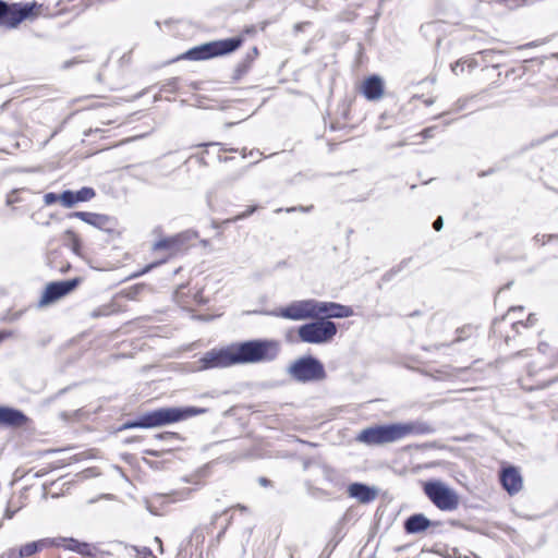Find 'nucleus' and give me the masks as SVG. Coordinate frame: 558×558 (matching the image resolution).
I'll return each instance as SVG.
<instances>
[{
	"label": "nucleus",
	"mask_w": 558,
	"mask_h": 558,
	"mask_svg": "<svg viewBox=\"0 0 558 558\" xmlns=\"http://www.w3.org/2000/svg\"><path fill=\"white\" fill-rule=\"evenodd\" d=\"M257 210V206L253 205V206H248L247 209L239 215H236L234 218L232 219H228L227 222H235V221H239V220H243L247 217H250L252 214H254L255 211Z\"/></svg>",
	"instance_id": "obj_28"
},
{
	"label": "nucleus",
	"mask_w": 558,
	"mask_h": 558,
	"mask_svg": "<svg viewBox=\"0 0 558 558\" xmlns=\"http://www.w3.org/2000/svg\"><path fill=\"white\" fill-rule=\"evenodd\" d=\"M65 235L71 240L73 252L78 254V251L81 247V242H80L78 236L72 230H66Z\"/></svg>",
	"instance_id": "obj_27"
},
{
	"label": "nucleus",
	"mask_w": 558,
	"mask_h": 558,
	"mask_svg": "<svg viewBox=\"0 0 558 558\" xmlns=\"http://www.w3.org/2000/svg\"><path fill=\"white\" fill-rule=\"evenodd\" d=\"M70 217L78 218L82 221L107 232L113 231L116 227V220L107 215L88 211H74L70 214Z\"/></svg>",
	"instance_id": "obj_13"
},
{
	"label": "nucleus",
	"mask_w": 558,
	"mask_h": 558,
	"mask_svg": "<svg viewBox=\"0 0 558 558\" xmlns=\"http://www.w3.org/2000/svg\"><path fill=\"white\" fill-rule=\"evenodd\" d=\"M58 201H60L59 195L56 194V193H52V192L47 193L44 196V202H45L46 205H52V204H54Z\"/></svg>",
	"instance_id": "obj_32"
},
{
	"label": "nucleus",
	"mask_w": 558,
	"mask_h": 558,
	"mask_svg": "<svg viewBox=\"0 0 558 558\" xmlns=\"http://www.w3.org/2000/svg\"><path fill=\"white\" fill-rule=\"evenodd\" d=\"M64 542V547L69 550L75 551L81 555L89 556L90 546L87 543L80 542L75 538H61Z\"/></svg>",
	"instance_id": "obj_21"
},
{
	"label": "nucleus",
	"mask_w": 558,
	"mask_h": 558,
	"mask_svg": "<svg viewBox=\"0 0 558 558\" xmlns=\"http://www.w3.org/2000/svg\"><path fill=\"white\" fill-rule=\"evenodd\" d=\"M444 227V219L441 216H438L435 221L433 222V228L436 230V231H440Z\"/></svg>",
	"instance_id": "obj_36"
},
{
	"label": "nucleus",
	"mask_w": 558,
	"mask_h": 558,
	"mask_svg": "<svg viewBox=\"0 0 558 558\" xmlns=\"http://www.w3.org/2000/svg\"><path fill=\"white\" fill-rule=\"evenodd\" d=\"M535 322V318L533 315H530L526 323L524 324L523 322H513L512 323V328L519 332V327H526L529 325H533Z\"/></svg>",
	"instance_id": "obj_30"
},
{
	"label": "nucleus",
	"mask_w": 558,
	"mask_h": 558,
	"mask_svg": "<svg viewBox=\"0 0 558 558\" xmlns=\"http://www.w3.org/2000/svg\"><path fill=\"white\" fill-rule=\"evenodd\" d=\"M433 102H434V100H433V99H427V100H425V104H426L427 106H430Z\"/></svg>",
	"instance_id": "obj_50"
},
{
	"label": "nucleus",
	"mask_w": 558,
	"mask_h": 558,
	"mask_svg": "<svg viewBox=\"0 0 558 558\" xmlns=\"http://www.w3.org/2000/svg\"><path fill=\"white\" fill-rule=\"evenodd\" d=\"M81 282V278H72L63 281H53L47 284L41 299V305L51 304L72 292Z\"/></svg>",
	"instance_id": "obj_11"
},
{
	"label": "nucleus",
	"mask_w": 558,
	"mask_h": 558,
	"mask_svg": "<svg viewBox=\"0 0 558 558\" xmlns=\"http://www.w3.org/2000/svg\"><path fill=\"white\" fill-rule=\"evenodd\" d=\"M258 483L264 487H267L271 484V482L266 477H259Z\"/></svg>",
	"instance_id": "obj_42"
},
{
	"label": "nucleus",
	"mask_w": 558,
	"mask_h": 558,
	"mask_svg": "<svg viewBox=\"0 0 558 558\" xmlns=\"http://www.w3.org/2000/svg\"><path fill=\"white\" fill-rule=\"evenodd\" d=\"M348 494L362 504H368L377 497V489L363 483H352L348 487Z\"/></svg>",
	"instance_id": "obj_16"
},
{
	"label": "nucleus",
	"mask_w": 558,
	"mask_h": 558,
	"mask_svg": "<svg viewBox=\"0 0 558 558\" xmlns=\"http://www.w3.org/2000/svg\"><path fill=\"white\" fill-rule=\"evenodd\" d=\"M524 353V351H518L513 356L517 357V356H522Z\"/></svg>",
	"instance_id": "obj_49"
},
{
	"label": "nucleus",
	"mask_w": 558,
	"mask_h": 558,
	"mask_svg": "<svg viewBox=\"0 0 558 558\" xmlns=\"http://www.w3.org/2000/svg\"><path fill=\"white\" fill-rule=\"evenodd\" d=\"M134 551H136V558H147L151 555V550L148 547H132Z\"/></svg>",
	"instance_id": "obj_29"
},
{
	"label": "nucleus",
	"mask_w": 558,
	"mask_h": 558,
	"mask_svg": "<svg viewBox=\"0 0 558 558\" xmlns=\"http://www.w3.org/2000/svg\"><path fill=\"white\" fill-rule=\"evenodd\" d=\"M12 336H13V332L11 330H1L0 331V343L4 340L9 339Z\"/></svg>",
	"instance_id": "obj_38"
},
{
	"label": "nucleus",
	"mask_w": 558,
	"mask_h": 558,
	"mask_svg": "<svg viewBox=\"0 0 558 558\" xmlns=\"http://www.w3.org/2000/svg\"><path fill=\"white\" fill-rule=\"evenodd\" d=\"M427 498L441 511H453L459 507V495L441 481H428L423 487Z\"/></svg>",
	"instance_id": "obj_6"
},
{
	"label": "nucleus",
	"mask_w": 558,
	"mask_h": 558,
	"mask_svg": "<svg viewBox=\"0 0 558 558\" xmlns=\"http://www.w3.org/2000/svg\"><path fill=\"white\" fill-rule=\"evenodd\" d=\"M19 555V549H10L5 553L4 556L0 557V558H22L21 556H17Z\"/></svg>",
	"instance_id": "obj_37"
},
{
	"label": "nucleus",
	"mask_w": 558,
	"mask_h": 558,
	"mask_svg": "<svg viewBox=\"0 0 558 558\" xmlns=\"http://www.w3.org/2000/svg\"><path fill=\"white\" fill-rule=\"evenodd\" d=\"M60 202L64 207L71 208L73 207L77 201L75 197L74 191L65 190L59 195Z\"/></svg>",
	"instance_id": "obj_23"
},
{
	"label": "nucleus",
	"mask_w": 558,
	"mask_h": 558,
	"mask_svg": "<svg viewBox=\"0 0 558 558\" xmlns=\"http://www.w3.org/2000/svg\"><path fill=\"white\" fill-rule=\"evenodd\" d=\"M13 513H14V512H10V513L8 512V513H7L8 518H12Z\"/></svg>",
	"instance_id": "obj_53"
},
{
	"label": "nucleus",
	"mask_w": 558,
	"mask_h": 558,
	"mask_svg": "<svg viewBox=\"0 0 558 558\" xmlns=\"http://www.w3.org/2000/svg\"><path fill=\"white\" fill-rule=\"evenodd\" d=\"M243 44L241 36L214 40L193 47L184 54V59L189 60H207L215 57L229 54L239 49Z\"/></svg>",
	"instance_id": "obj_3"
},
{
	"label": "nucleus",
	"mask_w": 558,
	"mask_h": 558,
	"mask_svg": "<svg viewBox=\"0 0 558 558\" xmlns=\"http://www.w3.org/2000/svg\"><path fill=\"white\" fill-rule=\"evenodd\" d=\"M160 263H153V264H149L148 266H146V268L144 269V272L146 271H149L150 269L155 268L157 265H159Z\"/></svg>",
	"instance_id": "obj_43"
},
{
	"label": "nucleus",
	"mask_w": 558,
	"mask_h": 558,
	"mask_svg": "<svg viewBox=\"0 0 558 558\" xmlns=\"http://www.w3.org/2000/svg\"><path fill=\"white\" fill-rule=\"evenodd\" d=\"M471 330L470 327H464L462 329H459L458 330V337L452 341V343H456V342H460L462 340H464L465 338H468L470 335H469V331Z\"/></svg>",
	"instance_id": "obj_33"
},
{
	"label": "nucleus",
	"mask_w": 558,
	"mask_h": 558,
	"mask_svg": "<svg viewBox=\"0 0 558 558\" xmlns=\"http://www.w3.org/2000/svg\"><path fill=\"white\" fill-rule=\"evenodd\" d=\"M282 210H283L282 208H278V209H276V213H280Z\"/></svg>",
	"instance_id": "obj_54"
},
{
	"label": "nucleus",
	"mask_w": 558,
	"mask_h": 558,
	"mask_svg": "<svg viewBox=\"0 0 558 558\" xmlns=\"http://www.w3.org/2000/svg\"><path fill=\"white\" fill-rule=\"evenodd\" d=\"M44 545H45L44 541H36V542L27 543L20 547L17 556H21L22 558L31 557L34 554L38 553L40 549H43Z\"/></svg>",
	"instance_id": "obj_22"
},
{
	"label": "nucleus",
	"mask_w": 558,
	"mask_h": 558,
	"mask_svg": "<svg viewBox=\"0 0 558 558\" xmlns=\"http://www.w3.org/2000/svg\"><path fill=\"white\" fill-rule=\"evenodd\" d=\"M313 320L298 328L299 339L304 343L324 344L330 342L337 335V325L327 319L312 318Z\"/></svg>",
	"instance_id": "obj_5"
},
{
	"label": "nucleus",
	"mask_w": 558,
	"mask_h": 558,
	"mask_svg": "<svg viewBox=\"0 0 558 558\" xmlns=\"http://www.w3.org/2000/svg\"><path fill=\"white\" fill-rule=\"evenodd\" d=\"M197 369L226 368L235 365L232 344L219 350L213 349L198 360Z\"/></svg>",
	"instance_id": "obj_10"
},
{
	"label": "nucleus",
	"mask_w": 558,
	"mask_h": 558,
	"mask_svg": "<svg viewBox=\"0 0 558 558\" xmlns=\"http://www.w3.org/2000/svg\"><path fill=\"white\" fill-rule=\"evenodd\" d=\"M546 349H547V344L541 343V344L538 345V350H539L542 353H545Z\"/></svg>",
	"instance_id": "obj_45"
},
{
	"label": "nucleus",
	"mask_w": 558,
	"mask_h": 558,
	"mask_svg": "<svg viewBox=\"0 0 558 558\" xmlns=\"http://www.w3.org/2000/svg\"><path fill=\"white\" fill-rule=\"evenodd\" d=\"M432 524V521L422 513L410 515L404 521V530L408 534H417L426 531Z\"/></svg>",
	"instance_id": "obj_18"
},
{
	"label": "nucleus",
	"mask_w": 558,
	"mask_h": 558,
	"mask_svg": "<svg viewBox=\"0 0 558 558\" xmlns=\"http://www.w3.org/2000/svg\"><path fill=\"white\" fill-rule=\"evenodd\" d=\"M236 508L242 511V512H245L247 510V508L245 506H242V505H238Z\"/></svg>",
	"instance_id": "obj_47"
},
{
	"label": "nucleus",
	"mask_w": 558,
	"mask_h": 558,
	"mask_svg": "<svg viewBox=\"0 0 558 558\" xmlns=\"http://www.w3.org/2000/svg\"><path fill=\"white\" fill-rule=\"evenodd\" d=\"M75 197L77 203L80 202H87L92 199L95 196V191L92 187L84 186L78 191H75Z\"/></svg>",
	"instance_id": "obj_25"
},
{
	"label": "nucleus",
	"mask_w": 558,
	"mask_h": 558,
	"mask_svg": "<svg viewBox=\"0 0 558 558\" xmlns=\"http://www.w3.org/2000/svg\"><path fill=\"white\" fill-rule=\"evenodd\" d=\"M313 209V205L311 206H298V207H288L284 210L287 213H293V211H302V213H308Z\"/></svg>",
	"instance_id": "obj_34"
},
{
	"label": "nucleus",
	"mask_w": 558,
	"mask_h": 558,
	"mask_svg": "<svg viewBox=\"0 0 558 558\" xmlns=\"http://www.w3.org/2000/svg\"><path fill=\"white\" fill-rule=\"evenodd\" d=\"M409 262L410 259H403L399 265L385 272L381 277V280L386 282L390 281L397 274H399L403 268L408 266Z\"/></svg>",
	"instance_id": "obj_24"
},
{
	"label": "nucleus",
	"mask_w": 558,
	"mask_h": 558,
	"mask_svg": "<svg viewBox=\"0 0 558 558\" xmlns=\"http://www.w3.org/2000/svg\"><path fill=\"white\" fill-rule=\"evenodd\" d=\"M156 438L162 439V440L179 439V434L173 433V432H163V433L157 434Z\"/></svg>",
	"instance_id": "obj_31"
},
{
	"label": "nucleus",
	"mask_w": 558,
	"mask_h": 558,
	"mask_svg": "<svg viewBox=\"0 0 558 558\" xmlns=\"http://www.w3.org/2000/svg\"><path fill=\"white\" fill-rule=\"evenodd\" d=\"M402 432V438H404L408 435L415 434V435H426L434 432V428L425 423V422H414V423H401Z\"/></svg>",
	"instance_id": "obj_19"
},
{
	"label": "nucleus",
	"mask_w": 558,
	"mask_h": 558,
	"mask_svg": "<svg viewBox=\"0 0 558 558\" xmlns=\"http://www.w3.org/2000/svg\"><path fill=\"white\" fill-rule=\"evenodd\" d=\"M251 61H252V58L250 54H247L245 60L236 65V68L234 69V75H233L234 80L241 78L242 75H244L247 72Z\"/></svg>",
	"instance_id": "obj_26"
},
{
	"label": "nucleus",
	"mask_w": 558,
	"mask_h": 558,
	"mask_svg": "<svg viewBox=\"0 0 558 558\" xmlns=\"http://www.w3.org/2000/svg\"><path fill=\"white\" fill-rule=\"evenodd\" d=\"M28 421L27 416L17 409L0 407V426L21 427Z\"/></svg>",
	"instance_id": "obj_15"
},
{
	"label": "nucleus",
	"mask_w": 558,
	"mask_h": 558,
	"mask_svg": "<svg viewBox=\"0 0 558 558\" xmlns=\"http://www.w3.org/2000/svg\"><path fill=\"white\" fill-rule=\"evenodd\" d=\"M235 365L272 361L278 354L274 340L255 339L232 344Z\"/></svg>",
	"instance_id": "obj_2"
},
{
	"label": "nucleus",
	"mask_w": 558,
	"mask_h": 558,
	"mask_svg": "<svg viewBox=\"0 0 558 558\" xmlns=\"http://www.w3.org/2000/svg\"><path fill=\"white\" fill-rule=\"evenodd\" d=\"M181 243H182V241H181L180 235L166 238V239H161L158 242H156L154 244V250H156V251L166 250V251H169L170 253H173L177 250H179Z\"/></svg>",
	"instance_id": "obj_20"
},
{
	"label": "nucleus",
	"mask_w": 558,
	"mask_h": 558,
	"mask_svg": "<svg viewBox=\"0 0 558 558\" xmlns=\"http://www.w3.org/2000/svg\"><path fill=\"white\" fill-rule=\"evenodd\" d=\"M500 482L509 495H514L522 489L523 481L520 472L514 466H507L500 473Z\"/></svg>",
	"instance_id": "obj_14"
},
{
	"label": "nucleus",
	"mask_w": 558,
	"mask_h": 558,
	"mask_svg": "<svg viewBox=\"0 0 558 558\" xmlns=\"http://www.w3.org/2000/svg\"><path fill=\"white\" fill-rule=\"evenodd\" d=\"M436 130V126L426 128L421 132V135L424 138H430L434 135V131Z\"/></svg>",
	"instance_id": "obj_35"
},
{
	"label": "nucleus",
	"mask_w": 558,
	"mask_h": 558,
	"mask_svg": "<svg viewBox=\"0 0 558 558\" xmlns=\"http://www.w3.org/2000/svg\"><path fill=\"white\" fill-rule=\"evenodd\" d=\"M149 454L157 457V453L155 451H148Z\"/></svg>",
	"instance_id": "obj_52"
},
{
	"label": "nucleus",
	"mask_w": 558,
	"mask_h": 558,
	"mask_svg": "<svg viewBox=\"0 0 558 558\" xmlns=\"http://www.w3.org/2000/svg\"><path fill=\"white\" fill-rule=\"evenodd\" d=\"M37 7L36 2L33 3H8L0 0V26L8 28L17 27L24 20L34 14V9Z\"/></svg>",
	"instance_id": "obj_8"
},
{
	"label": "nucleus",
	"mask_w": 558,
	"mask_h": 558,
	"mask_svg": "<svg viewBox=\"0 0 558 558\" xmlns=\"http://www.w3.org/2000/svg\"><path fill=\"white\" fill-rule=\"evenodd\" d=\"M316 312V300L307 299L293 301L286 307L280 308L278 312H275V316H279L290 320H305L315 318Z\"/></svg>",
	"instance_id": "obj_9"
},
{
	"label": "nucleus",
	"mask_w": 558,
	"mask_h": 558,
	"mask_svg": "<svg viewBox=\"0 0 558 558\" xmlns=\"http://www.w3.org/2000/svg\"><path fill=\"white\" fill-rule=\"evenodd\" d=\"M401 423L376 425L363 429L356 439L368 446H378L402 439Z\"/></svg>",
	"instance_id": "obj_7"
},
{
	"label": "nucleus",
	"mask_w": 558,
	"mask_h": 558,
	"mask_svg": "<svg viewBox=\"0 0 558 558\" xmlns=\"http://www.w3.org/2000/svg\"><path fill=\"white\" fill-rule=\"evenodd\" d=\"M214 145H219L218 143H205V144H201L199 146H214Z\"/></svg>",
	"instance_id": "obj_48"
},
{
	"label": "nucleus",
	"mask_w": 558,
	"mask_h": 558,
	"mask_svg": "<svg viewBox=\"0 0 558 558\" xmlns=\"http://www.w3.org/2000/svg\"><path fill=\"white\" fill-rule=\"evenodd\" d=\"M206 409L196 407H169L159 408L141 414L137 418L125 422L122 429L129 428H157L178 423L192 416L203 414Z\"/></svg>",
	"instance_id": "obj_1"
},
{
	"label": "nucleus",
	"mask_w": 558,
	"mask_h": 558,
	"mask_svg": "<svg viewBox=\"0 0 558 558\" xmlns=\"http://www.w3.org/2000/svg\"><path fill=\"white\" fill-rule=\"evenodd\" d=\"M257 53H258V50H257V48H256V47H254V48L252 49V54H251V53H248V54H250V56H251V58L253 59L255 56H257Z\"/></svg>",
	"instance_id": "obj_46"
},
{
	"label": "nucleus",
	"mask_w": 558,
	"mask_h": 558,
	"mask_svg": "<svg viewBox=\"0 0 558 558\" xmlns=\"http://www.w3.org/2000/svg\"><path fill=\"white\" fill-rule=\"evenodd\" d=\"M457 558H481L477 555L471 553L469 556L459 555Z\"/></svg>",
	"instance_id": "obj_44"
},
{
	"label": "nucleus",
	"mask_w": 558,
	"mask_h": 558,
	"mask_svg": "<svg viewBox=\"0 0 558 558\" xmlns=\"http://www.w3.org/2000/svg\"><path fill=\"white\" fill-rule=\"evenodd\" d=\"M288 375L295 381L306 384L322 381L327 377L324 364L313 355H304L292 362Z\"/></svg>",
	"instance_id": "obj_4"
},
{
	"label": "nucleus",
	"mask_w": 558,
	"mask_h": 558,
	"mask_svg": "<svg viewBox=\"0 0 558 558\" xmlns=\"http://www.w3.org/2000/svg\"><path fill=\"white\" fill-rule=\"evenodd\" d=\"M545 238H547V241H550L553 239H557L558 235H542L541 236V235L537 234V235L534 236V240L538 242V241H544ZM542 243L545 244V242H542Z\"/></svg>",
	"instance_id": "obj_39"
},
{
	"label": "nucleus",
	"mask_w": 558,
	"mask_h": 558,
	"mask_svg": "<svg viewBox=\"0 0 558 558\" xmlns=\"http://www.w3.org/2000/svg\"><path fill=\"white\" fill-rule=\"evenodd\" d=\"M362 94L368 100H377L384 94V81L378 75L368 76L362 85Z\"/></svg>",
	"instance_id": "obj_17"
},
{
	"label": "nucleus",
	"mask_w": 558,
	"mask_h": 558,
	"mask_svg": "<svg viewBox=\"0 0 558 558\" xmlns=\"http://www.w3.org/2000/svg\"><path fill=\"white\" fill-rule=\"evenodd\" d=\"M352 315L353 310L350 306L336 302L316 300L315 318L330 320V318H347Z\"/></svg>",
	"instance_id": "obj_12"
},
{
	"label": "nucleus",
	"mask_w": 558,
	"mask_h": 558,
	"mask_svg": "<svg viewBox=\"0 0 558 558\" xmlns=\"http://www.w3.org/2000/svg\"><path fill=\"white\" fill-rule=\"evenodd\" d=\"M451 69H452V72H453L456 75H458V74H459V71H460V70H461V71H463V66H462V64L460 63V61L456 62V63L451 66Z\"/></svg>",
	"instance_id": "obj_40"
},
{
	"label": "nucleus",
	"mask_w": 558,
	"mask_h": 558,
	"mask_svg": "<svg viewBox=\"0 0 558 558\" xmlns=\"http://www.w3.org/2000/svg\"><path fill=\"white\" fill-rule=\"evenodd\" d=\"M102 315H107V312L102 311L101 308L95 310L92 312V317L96 318Z\"/></svg>",
	"instance_id": "obj_41"
},
{
	"label": "nucleus",
	"mask_w": 558,
	"mask_h": 558,
	"mask_svg": "<svg viewBox=\"0 0 558 558\" xmlns=\"http://www.w3.org/2000/svg\"><path fill=\"white\" fill-rule=\"evenodd\" d=\"M295 29H296V31H301V29H302V24H296V25H295Z\"/></svg>",
	"instance_id": "obj_51"
}]
</instances>
